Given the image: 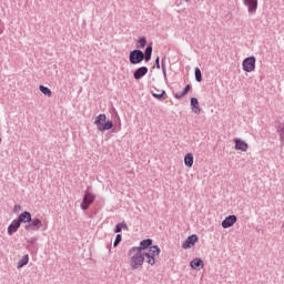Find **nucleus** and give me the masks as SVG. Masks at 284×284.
<instances>
[{
  "label": "nucleus",
  "instance_id": "f257e3e1",
  "mask_svg": "<svg viewBox=\"0 0 284 284\" xmlns=\"http://www.w3.org/2000/svg\"><path fill=\"white\" fill-rule=\"evenodd\" d=\"M152 51H153L152 43L146 47L144 52L141 51L140 49H135L131 51L129 55L130 63L140 64L143 60H145V62H149L152 57Z\"/></svg>",
  "mask_w": 284,
  "mask_h": 284
},
{
  "label": "nucleus",
  "instance_id": "f03ea898",
  "mask_svg": "<svg viewBox=\"0 0 284 284\" xmlns=\"http://www.w3.org/2000/svg\"><path fill=\"white\" fill-rule=\"evenodd\" d=\"M94 124L98 126V130L100 132H105L110 131L113 129L114 124L111 120L106 121V115L105 114H100L97 116Z\"/></svg>",
  "mask_w": 284,
  "mask_h": 284
},
{
  "label": "nucleus",
  "instance_id": "7ed1b4c3",
  "mask_svg": "<svg viewBox=\"0 0 284 284\" xmlns=\"http://www.w3.org/2000/svg\"><path fill=\"white\" fill-rule=\"evenodd\" d=\"M94 201H95V194L92 192L91 186H89L81 202L82 211H88V209L90 207V205L93 204Z\"/></svg>",
  "mask_w": 284,
  "mask_h": 284
},
{
  "label": "nucleus",
  "instance_id": "20e7f679",
  "mask_svg": "<svg viewBox=\"0 0 284 284\" xmlns=\"http://www.w3.org/2000/svg\"><path fill=\"white\" fill-rule=\"evenodd\" d=\"M161 253V250L158 245H153L151 246V248H149V252H143L142 254L144 255V257H146V263L151 266H154L155 264V256H159Z\"/></svg>",
  "mask_w": 284,
  "mask_h": 284
},
{
  "label": "nucleus",
  "instance_id": "39448f33",
  "mask_svg": "<svg viewBox=\"0 0 284 284\" xmlns=\"http://www.w3.org/2000/svg\"><path fill=\"white\" fill-rule=\"evenodd\" d=\"M43 226L41 219L31 217L29 223L24 224V231L27 232H38Z\"/></svg>",
  "mask_w": 284,
  "mask_h": 284
},
{
  "label": "nucleus",
  "instance_id": "423d86ee",
  "mask_svg": "<svg viewBox=\"0 0 284 284\" xmlns=\"http://www.w3.org/2000/svg\"><path fill=\"white\" fill-rule=\"evenodd\" d=\"M243 71L252 72L256 69V58L254 55L247 57L242 62Z\"/></svg>",
  "mask_w": 284,
  "mask_h": 284
},
{
  "label": "nucleus",
  "instance_id": "0eeeda50",
  "mask_svg": "<svg viewBox=\"0 0 284 284\" xmlns=\"http://www.w3.org/2000/svg\"><path fill=\"white\" fill-rule=\"evenodd\" d=\"M152 243H153L152 239H144L141 241L140 246H133L130 250V254H132L133 252L142 253V251H145L148 248L151 250V247H153Z\"/></svg>",
  "mask_w": 284,
  "mask_h": 284
},
{
  "label": "nucleus",
  "instance_id": "6e6552de",
  "mask_svg": "<svg viewBox=\"0 0 284 284\" xmlns=\"http://www.w3.org/2000/svg\"><path fill=\"white\" fill-rule=\"evenodd\" d=\"M144 262V255L142 252H136L132 257H131V267L132 270H138L139 267H142Z\"/></svg>",
  "mask_w": 284,
  "mask_h": 284
},
{
  "label": "nucleus",
  "instance_id": "1a4fd4ad",
  "mask_svg": "<svg viewBox=\"0 0 284 284\" xmlns=\"http://www.w3.org/2000/svg\"><path fill=\"white\" fill-rule=\"evenodd\" d=\"M236 223H237V215L231 214V215H227V216L222 221L221 226H222L224 230H227V229L233 227Z\"/></svg>",
  "mask_w": 284,
  "mask_h": 284
},
{
  "label": "nucleus",
  "instance_id": "9d476101",
  "mask_svg": "<svg viewBox=\"0 0 284 284\" xmlns=\"http://www.w3.org/2000/svg\"><path fill=\"white\" fill-rule=\"evenodd\" d=\"M196 243H199V235L196 234H191L186 237V240L183 242L182 244V248L183 250H190L192 248L194 245H196Z\"/></svg>",
  "mask_w": 284,
  "mask_h": 284
},
{
  "label": "nucleus",
  "instance_id": "9b49d317",
  "mask_svg": "<svg viewBox=\"0 0 284 284\" xmlns=\"http://www.w3.org/2000/svg\"><path fill=\"white\" fill-rule=\"evenodd\" d=\"M243 4L246 6L248 14L257 12L258 0H243Z\"/></svg>",
  "mask_w": 284,
  "mask_h": 284
},
{
  "label": "nucleus",
  "instance_id": "f8f14e48",
  "mask_svg": "<svg viewBox=\"0 0 284 284\" xmlns=\"http://www.w3.org/2000/svg\"><path fill=\"white\" fill-rule=\"evenodd\" d=\"M32 219V214L30 211H23L21 212L18 217L16 219L19 224H29Z\"/></svg>",
  "mask_w": 284,
  "mask_h": 284
},
{
  "label": "nucleus",
  "instance_id": "ddd939ff",
  "mask_svg": "<svg viewBox=\"0 0 284 284\" xmlns=\"http://www.w3.org/2000/svg\"><path fill=\"white\" fill-rule=\"evenodd\" d=\"M21 227V224L14 219L11 221V223L8 225L7 227V234L9 236H12L14 233H17L19 231V229Z\"/></svg>",
  "mask_w": 284,
  "mask_h": 284
},
{
  "label": "nucleus",
  "instance_id": "4468645a",
  "mask_svg": "<svg viewBox=\"0 0 284 284\" xmlns=\"http://www.w3.org/2000/svg\"><path fill=\"white\" fill-rule=\"evenodd\" d=\"M37 242L38 237L32 236L26 241L27 245L26 248L29 250L31 254L37 253Z\"/></svg>",
  "mask_w": 284,
  "mask_h": 284
},
{
  "label": "nucleus",
  "instance_id": "2eb2a0df",
  "mask_svg": "<svg viewBox=\"0 0 284 284\" xmlns=\"http://www.w3.org/2000/svg\"><path fill=\"white\" fill-rule=\"evenodd\" d=\"M234 144H235L234 149L237 151L247 152L248 150V144L241 139H234Z\"/></svg>",
  "mask_w": 284,
  "mask_h": 284
},
{
  "label": "nucleus",
  "instance_id": "dca6fc26",
  "mask_svg": "<svg viewBox=\"0 0 284 284\" xmlns=\"http://www.w3.org/2000/svg\"><path fill=\"white\" fill-rule=\"evenodd\" d=\"M149 72V69L146 67H141L136 69L133 73V78L135 80H141L146 73Z\"/></svg>",
  "mask_w": 284,
  "mask_h": 284
},
{
  "label": "nucleus",
  "instance_id": "f3484780",
  "mask_svg": "<svg viewBox=\"0 0 284 284\" xmlns=\"http://www.w3.org/2000/svg\"><path fill=\"white\" fill-rule=\"evenodd\" d=\"M190 266L192 270L199 271V270L203 268V266H204L203 260L195 257L191 261Z\"/></svg>",
  "mask_w": 284,
  "mask_h": 284
},
{
  "label": "nucleus",
  "instance_id": "a211bd4d",
  "mask_svg": "<svg viewBox=\"0 0 284 284\" xmlns=\"http://www.w3.org/2000/svg\"><path fill=\"white\" fill-rule=\"evenodd\" d=\"M191 109L195 114H201V106L199 105V99L191 98Z\"/></svg>",
  "mask_w": 284,
  "mask_h": 284
},
{
  "label": "nucleus",
  "instance_id": "6ab92c4d",
  "mask_svg": "<svg viewBox=\"0 0 284 284\" xmlns=\"http://www.w3.org/2000/svg\"><path fill=\"white\" fill-rule=\"evenodd\" d=\"M184 165L186 168H192L194 165V155H192V153H186V155H184Z\"/></svg>",
  "mask_w": 284,
  "mask_h": 284
},
{
  "label": "nucleus",
  "instance_id": "aec40b11",
  "mask_svg": "<svg viewBox=\"0 0 284 284\" xmlns=\"http://www.w3.org/2000/svg\"><path fill=\"white\" fill-rule=\"evenodd\" d=\"M190 90H192V85L187 84L182 92L175 93L174 98L181 100L183 97L190 93Z\"/></svg>",
  "mask_w": 284,
  "mask_h": 284
},
{
  "label": "nucleus",
  "instance_id": "412c9836",
  "mask_svg": "<svg viewBox=\"0 0 284 284\" xmlns=\"http://www.w3.org/2000/svg\"><path fill=\"white\" fill-rule=\"evenodd\" d=\"M30 257L28 254L23 255L21 257V260L17 263V268H23L24 266H27L29 264Z\"/></svg>",
  "mask_w": 284,
  "mask_h": 284
},
{
  "label": "nucleus",
  "instance_id": "4be33fe9",
  "mask_svg": "<svg viewBox=\"0 0 284 284\" xmlns=\"http://www.w3.org/2000/svg\"><path fill=\"white\" fill-rule=\"evenodd\" d=\"M276 132L280 135L281 146H284V123H280L276 128Z\"/></svg>",
  "mask_w": 284,
  "mask_h": 284
},
{
  "label": "nucleus",
  "instance_id": "5701e85b",
  "mask_svg": "<svg viewBox=\"0 0 284 284\" xmlns=\"http://www.w3.org/2000/svg\"><path fill=\"white\" fill-rule=\"evenodd\" d=\"M148 41L145 37H140L136 41V50L143 49L146 45Z\"/></svg>",
  "mask_w": 284,
  "mask_h": 284
},
{
  "label": "nucleus",
  "instance_id": "b1692460",
  "mask_svg": "<svg viewBox=\"0 0 284 284\" xmlns=\"http://www.w3.org/2000/svg\"><path fill=\"white\" fill-rule=\"evenodd\" d=\"M123 229H124V230H128L126 223H125V222L118 223V224L115 225V227H114V233H115V234H119V233L122 232Z\"/></svg>",
  "mask_w": 284,
  "mask_h": 284
},
{
  "label": "nucleus",
  "instance_id": "393cba45",
  "mask_svg": "<svg viewBox=\"0 0 284 284\" xmlns=\"http://www.w3.org/2000/svg\"><path fill=\"white\" fill-rule=\"evenodd\" d=\"M156 91L160 92L159 90H156ZM151 93H152V95H153L155 99H158V100H160V101L165 100V94H166V92H165L164 90H162L160 93H154L153 91H152Z\"/></svg>",
  "mask_w": 284,
  "mask_h": 284
},
{
  "label": "nucleus",
  "instance_id": "a878e982",
  "mask_svg": "<svg viewBox=\"0 0 284 284\" xmlns=\"http://www.w3.org/2000/svg\"><path fill=\"white\" fill-rule=\"evenodd\" d=\"M194 75H195V81L196 82L203 81V73L201 72V69L195 68Z\"/></svg>",
  "mask_w": 284,
  "mask_h": 284
},
{
  "label": "nucleus",
  "instance_id": "bb28decb",
  "mask_svg": "<svg viewBox=\"0 0 284 284\" xmlns=\"http://www.w3.org/2000/svg\"><path fill=\"white\" fill-rule=\"evenodd\" d=\"M40 92L49 98L52 97V91L48 87L40 85Z\"/></svg>",
  "mask_w": 284,
  "mask_h": 284
},
{
  "label": "nucleus",
  "instance_id": "cd10ccee",
  "mask_svg": "<svg viewBox=\"0 0 284 284\" xmlns=\"http://www.w3.org/2000/svg\"><path fill=\"white\" fill-rule=\"evenodd\" d=\"M161 67H162L164 80H166L165 57L161 60Z\"/></svg>",
  "mask_w": 284,
  "mask_h": 284
},
{
  "label": "nucleus",
  "instance_id": "c85d7f7f",
  "mask_svg": "<svg viewBox=\"0 0 284 284\" xmlns=\"http://www.w3.org/2000/svg\"><path fill=\"white\" fill-rule=\"evenodd\" d=\"M122 241V234H116L113 246L118 247V245L121 243Z\"/></svg>",
  "mask_w": 284,
  "mask_h": 284
},
{
  "label": "nucleus",
  "instance_id": "c756f323",
  "mask_svg": "<svg viewBox=\"0 0 284 284\" xmlns=\"http://www.w3.org/2000/svg\"><path fill=\"white\" fill-rule=\"evenodd\" d=\"M121 131V120L120 118L118 119V124H115L114 129H113V132L114 133H118Z\"/></svg>",
  "mask_w": 284,
  "mask_h": 284
},
{
  "label": "nucleus",
  "instance_id": "7c9ffc66",
  "mask_svg": "<svg viewBox=\"0 0 284 284\" xmlns=\"http://www.w3.org/2000/svg\"><path fill=\"white\" fill-rule=\"evenodd\" d=\"M17 210H21V205L20 204H14L13 212H17Z\"/></svg>",
  "mask_w": 284,
  "mask_h": 284
},
{
  "label": "nucleus",
  "instance_id": "2f4dec72",
  "mask_svg": "<svg viewBox=\"0 0 284 284\" xmlns=\"http://www.w3.org/2000/svg\"><path fill=\"white\" fill-rule=\"evenodd\" d=\"M155 65L158 69H160V58L159 57L155 59Z\"/></svg>",
  "mask_w": 284,
  "mask_h": 284
},
{
  "label": "nucleus",
  "instance_id": "473e14b6",
  "mask_svg": "<svg viewBox=\"0 0 284 284\" xmlns=\"http://www.w3.org/2000/svg\"><path fill=\"white\" fill-rule=\"evenodd\" d=\"M2 143V139L0 138V144Z\"/></svg>",
  "mask_w": 284,
  "mask_h": 284
}]
</instances>
